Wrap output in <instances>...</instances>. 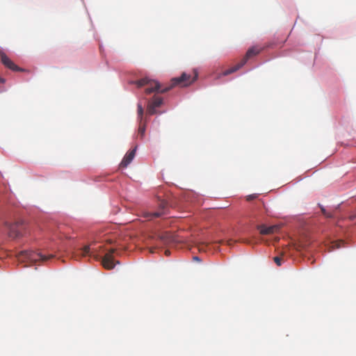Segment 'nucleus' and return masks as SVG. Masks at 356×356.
I'll use <instances>...</instances> for the list:
<instances>
[{"label":"nucleus","mask_w":356,"mask_h":356,"mask_svg":"<svg viewBox=\"0 0 356 356\" xmlns=\"http://www.w3.org/2000/svg\"><path fill=\"white\" fill-rule=\"evenodd\" d=\"M163 104V99L159 97L154 96L153 97L152 101L149 103L152 106L154 107H159Z\"/></svg>","instance_id":"f8f14e48"},{"label":"nucleus","mask_w":356,"mask_h":356,"mask_svg":"<svg viewBox=\"0 0 356 356\" xmlns=\"http://www.w3.org/2000/svg\"><path fill=\"white\" fill-rule=\"evenodd\" d=\"M209 245L206 243H202L199 245L198 249L200 251H204L206 252L207 250V248H209Z\"/></svg>","instance_id":"f3484780"},{"label":"nucleus","mask_w":356,"mask_h":356,"mask_svg":"<svg viewBox=\"0 0 356 356\" xmlns=\"http://www.w3.org/2000/svg\"><path fill=\"white\" fill-rule=\"evenodd\" d=\"M156 107H154V106H152L151 104H149L147 106V113L149 115H154L156 113Z\"/></svg>","instance_id":"dca6fc26"},{"label":"nucleus","mask_w":356,"mask_h":356,"mask_svg":"<svg viewBox=\"0 0 356 356\" xmlns=\"http://www.w3.org/2000/svg\"><path fill=\"white\" fill-rule=\"evenodd\" d=\"M114 252L115 249H111L102 259V264L103 266L108 270L113 269L115 266L113 256Z\"/></svg>","instance_id":"0eeeda50"},{"label":"nucleus","mask_w":356,"mask_h":356,"mask_svg":"<svg viewBox=\"0 0 356 356\" xmlns=\"http://www.w3.org/2000/svg\"><path fill=\"white\" fill-rule=\"evenodd\" d=\"M290 247H291V250L292 249V248H296V245H293L291 241Z\"/></svg>","instance_id":"412c9836"},{"label":"nucleus","mask_w":356,"mask_h":356,"mask_svg":"<svg viewBox=\"0 0 356 356\" xmlns=\"http://www.w3.org/2000/svg\"><path fill=\"white\" fill-rule=\"evenodd\" d=\"M6 80L3 78L0 77V83H5Z\"/></svg>","instance_id":"aec40b11"},{"label":"nucleus","mask_w":356,"mask_h":356,"mask_svg":"<svg viewBox=\"0 0 356 356\" xmlns=\"http://www.w3.org/2000/svg\"><path fill=\"white\" fill-rule=\"evenodd\" d=\"M257 197V194H252V195H250L248 196H247V200L248 201H251L252 200H254Z\"/></svg>","instance_id":"6ab92c4d"},{"label":"nucleus","mask_w":356,"mask_h":356,"mask_svg":"<svg viewBox=\"0 0 356 356\" xmlns=\"http://www.w3.org/2000/svg\"><path fill=\"white\" fill-rule=\"evenodd\" d=\"M134 83L137 86L138 88L145 86V93L147 95H149L154 92H159L162 93L161 90L163 88H161L160 83L147 77H145L140 80H138L135 81Z\"/></svg>","instance_id":"20e7f679"},{"label":"nucleus","mask_w":356,"mask_h":356,"mask_svg":"<svg viewBox=\"0 0 356 356\" xmlns=\"http://www.w3.org/2000/svg\"><path fill=\"white\" fill-rule=\"evenodd\" d=\"M257 229L261 235H270L277 233L280 230V226L279 225H274L268 227L265 225H257Z\"/></svg>","instance_id":"6e6552de"},{"label":"nucleus","mask_w":356,"mask_h":356,"mask_svg":"<svg viewBox=\"0 0 356 356\" xmlns=\"http://www.w3.org/2000/svg\"><path fill=\"white\" fill-rule=\"evenodd\" d=\"M25 259L31 262L35 263L37 261L47 262L54 257V254H43L40 252H35L33 251H26L22 254Z\"/></svg>","instance_id":"39448f33"},{"label":"nucleus","mask_w":356,"mask_h":356,"mask_svg":"<svg viewBox=\"0 0 356 356\" xmlns=\"http://www.w3.org/2000/svg\"><path fill=\"white\" fill-rule=\"evenodd\" d=\"M136 151V147L133 149L129 151L125 156H124L122 161H121L120 166L122 168H127L128 165L134 159Z\"/></svg>","instance_id":"9b49d317"},{"label":"nucleus","mask_w":356,"mask_h":356,"mask_svg":"<svg viewBox=\"0 0 356 356\" xmlns=\"http://www.w3.org/2000/svg\"><path fill=\"white\" fill-rule=\"evenodd\" d=\"M197 78V73L195 71V75L191 77V74L183 72L179 77L172 78L170 81V85L168 87L163 88L161 92L162 93L166 92L175 86L186 87L193 83Z\"/></svg>","instance_id":"f257e3e1"},{"label":"nucleus","mask_w":356,"mask_h":356,"mask_svg":"<svg viewBox=\"0 0 356 356\" xmlns=\"http://www.w3.org/2000/svg\"><path fill=\"white\" fill-rule=\"evenodd\" d=\"M146 125L145 123H142V121H140V125L138 127V134L143 137L145 132Z\"/></svg>","instance_id":"4468645a"},{"label":"nucleus","mask_w":356,"mask_h":356,"mask_svg":"<svg viewBox=\"0 0 356 356\" xmlns=\"http://www.w3.org/2000/svg\"><path fill=\"white\" fill-rule=\"evenodd\" d=\"M263 49L262 47H260L259 46H254L251 48H250L245 56L243 57V58L241 60L240 63H238V64H236L235 66L227 70H225L222 73V76H227L233 72H235L236 71H237L238 70H239L240 68H241L245 63L248 60V59H250V58L259 54L261 50Z\"/></svg>","instance_id":"f03ea898"},{"label":"nucleus","mask_w":356,"mask_h":356,"mask_svg":"<svg viewBox=\"0 0 356 356\" xmlns=\"http://www.w3.org/2000/svg\"><path fill=\"white\" fill-rule=\"evenodd\" d=\"M193 259L195 260H199V258L197 257H194Z\"/></svg>","instance_id":"4be33fe9"},{"label":"nucleus","mask_w":356,"mask_h":356,"mask_svg":"<svg viewBox=\"0 0 356 356\" xmlns=\"http://www.w3.org/2000/svg\"><path fill=\"white\" fill-rule=\"evenodd\" d=\"M77 254L79 255H81V257L90 256V257H97V249H95L94 248H90V245H86L83 248L79 249L78 250Z\"/></svg>","instance_id":"9d476101"},{"label":"nucleus","mask_w":356,"mask_h":356,"mask_svg":"<svg viewBox=\"0 0 356 356\" xmlns=\"http://www.w3.org/2000/svg\"><path fill=\"white\" fill-rule=\"evenodd\" d=\"M1 61L3 65L13 71L19 72L24 70L16 65L3 51L0 52Z\"/></svg>","instance_id":"1a4fd4ad"},{"label":"nucleus","mask_w":356,"mask_h":356,"mask_svg":"<svg viewBox=\"0 0 356 356\" xmlns=\"http://www.w3.org/2000/svg\"><path fill=\"white\" fill-rule=\"evenodd\" d=\"M138 117L140 120V121H142V119H143V108L142 106V105L140 104H138Z\"/></svg>","instance_id":"2eb2a0df"},{"label":"nucleus","mask_w":356,"mask_h":356,"mask_svg":"<svg viewBox=\"0 0 356 356\" xmlns=\"http://www.w3.org/2000/svg\"><path fill=\"white\" fill-rule=\"evenodd\" d=\"M165 254H169V252H168V250H165Z\"/></svg>","instance_id":"5701e85b"},{"label":"nucleus","mask_w":356,"mask_h":356,"mask_svg":"<svg viewBox=\"0 0 356 356\" xmlns=\"http://www.w3.org/2000/svg\"><path fill=\"white\" fill-rule=\"evenodd\" d=\"M322 213L327 217V218H332V216L330 213H328L325 211L324 208H321Z\"/></svg>","instance_id":"a211bd4d"},{"label":"nucleus","mask_w":356,"mask_h":356,"mask_svg":"<svg viewBox=\"0 0 356 356\" xmlns=\"http://www.w3.org/2000/svg\"><path fill=\"white\" fill-rule=\"evenodd\" d=\"M5 225L10 238H18L26 234V226L23 221H17L14 223L6 222Z\"/></svg>","instance_id":"7ed1b4c3"},{"label":"nucleus","mask_w":356,"mask_h":356,"mask_svg":"<svg viewBox=\"0 0 356 356\" xmlns=\"http://www.w3.org/2000/svg\"><path fill=\"white\" fill-rule=\"evenodd\" d=\"M168 204L165 200H160L159 202V209L158 211L155 212H148L143 211V216L148 220H152L155 218L161 217L165 214H166V210L168 209Z\"/></svg>","instance_id":"423d86ee"},{"label":"nucleus","mask_w":356,"mask_h":356,"mask_svg":"<svg viewBox=\"0 0 356 356\" xmlns=\"http://www.w3.org/2000/svg\"><path fill=\"white\" fill-rule=\"evenodd\" d=\"M165 254H169V252H168V250H165Z\"/></svg>","instance_id":"b1692460"},{"label":"nucleus","mask_w":356,"mask_h":356,"mask_svg":"<svg viewBox=\"0 0 356 356\" xmlns=\"http://www.w3.org/2000/svg\"><path fill=\"white\" fill-rule=\"evenodd\" d=\"M284 257L285 254L282 253L280 255L275 257L273 260L278 266H280L284 261H286V259H285Z\"/></svg>","instance_id":"ddd939ff"}]
</instances>
